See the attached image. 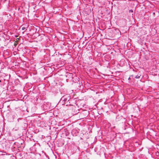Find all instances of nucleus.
<instances>
[{"label":"nucleus","mask_w":159,"mask_h":159,"mask_svg":"<svg viewBox=\"0 0 159 159\" xmlns=\"http://www.w3.org/2000/svg\"><path fill=\"white\" fill-rule=\"evenodd\" d=\"M15 37L16 38V37H18V36L17 35H15Z\"/></svg>","instance_id":"obj_5"},{"label":"nucleus","mask_w":159,"mask_h":159,"mask_svg":"<svg viewBox=\"0 0 159 159\" xmlns=\"http://www.w3.org/2000/svg\"><path fill=\"white\" fill-rule=\"evenodd\" d=\"M22 30H24L25 29V28L24 27H22Z\"/></svg>","instance_id":"obj_4"},{"label":"nucleus","mask_w":159,"mask_h":159,"mask_svg":"<svg viewBox=\"0 0 159 159\" xmlns=\"http://www.w3.org/2000/svg\"><path fill=\"white\" fill-rule=\"evenodd\" d=\"M133 11L132 10H129V12L130 13V12H131V13H133Z\"/></svg>","instance_id":"obj_3"},{"label":"nucleus","mask_w":159,"mask_h":159,"mask_svg":"<svg viewBox=\"0 0 159 159\" xmlns=\"http://www.w3.org/2000/svg\"><path fill=\"white\" fill-rule=\"evenodd\" d=\"M129 79H130V77L129 78Z\"/></svg>","instance_id":"obj_7"},{"label":"nucleus","mask_w":159,"mask_h":159,"mask_svg":"<svg viewBox=\"0 0 159 159\" xmlns=\"http://www.w3.org/2000/svg\"><path fill=\"white\" fill-rule=\"evenodd\" d=\"M75 130H73V132H74V131H75Z\"/></svg>","instance_id":"obj_6"},{"label":"nucleus","mask_w":159,"mask_h":159,"mask_svg":"<svg viewBox=\"0 0 159 159\" xmlns=\"http://www.w3.org/2000/svg\"><path fill=\"white\" fill-rule=\"evenodd\" d=\"M141 75H140L138 74V75H136L135 76H134V75H131V76H132L133 77H134L135 78L139 79L140 78V76Z\"/></svg>","instance_id":"obj_2"},{"label":"nucleus","mask_w":159,"mask_h":159,"mask_svg":"<svg viewBox=\"0 0 159 159\" xmlns=\"http://www.w3.org/2000/svg\"><path fill=\"white\" fill-rule=\"evenodd\" d=\"M70 97L69 96V95H64L62 97L61 100L64 102V103H66L67 105H69V103H70Z\"/></svg>","instance_id":"obj_1"}]
</instances>
